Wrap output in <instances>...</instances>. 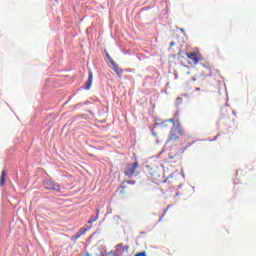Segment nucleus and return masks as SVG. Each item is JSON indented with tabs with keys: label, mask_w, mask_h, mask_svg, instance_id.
I'll return each instance as SVG.
<instances>
[{
	"label": "nucleus",
	"mask_w": 256,
	"mask_h": 256,
	"mask_svg": "<svg viewBox=\"0 0 256 256\" xmlns=\"http://www.w3.org/2000/svg\"><path fill=\"white\" fill-rule=\"evenodd\" d=\"M189 147H191V144H187L185 147L180 148L176 153L177 155L181 154V153H185V151H187V149H189Z\"/></svg>",
	"instance_id": "f8f14e48"
},
{
	"label": "nucleus",
	"mask_w": 256,
	"mask_h": 256,
	"mask_svg": "<svg viewBox=\"0 0 256 256\" xmlns=\"http://www.w3.org/2000/svg\"><path fill=\"white\" fill-rule=\"evenodd\" d=\"M149 175H151L156 185H161V183H167V178H165L163 171L159 167L150 168Z\"/></svg>",
	"instance_id": "f257e3e1"
},
{
	"label": "nucleus",
	"mask_w": 256,
	"mask_h": 256,
	"mask_svg": "<svg viewBox=\"0 0 256 256\" xmlns=\"http://www.w3.org/2000/svg\"><path fill=\"white\" fill-rule=\"evenodd\" d=\"M183 135H185V130H183L181 124H176L171 127L168 137L170 139H179V137H183Z\"/></svg>",
	"instance_id": "f03ea898"
},
{
	"label": "nucleus",
	"mask_w": 256,
	"mask_h": 256,
	"mask_svg": "<svg viewBox=\"0 0 256 256\" xmlns=\"http://www.w3.org/2000/svg\"><path fill=\"white\" fill-rule=\"evenodd\" d=\"M91 85H93V72L90 70L88 72V80L86 82L85 89L89 91V89H91Z\"/></svg>",
	"instance_id": "0eeeda50"
},
{
	"label": "nucleus",
	"mask_w": 256,
	"mask_h": 256,
	"mask_svg": "<svg viewBox=\"0 0 256 256\" xmlns=\"http://www.w3.org/2000/svg\"><path fill=\"white\" fill-rule=\"evenodd\" d=\"M107 58L109 59L110 63H111V61H113V60H111V56H109V54H107Z\"/></svg>",
	"instance_id": "f3484780"
},
{
	"label": "nucleus",
	"mask_w": 256,
	"mask_h": 256,
	"mask_svg": "<svg viewBox=\"0 0 256 256\" xmlns=\"http://www.w3.org/2000/svg\"><path fill=\"white\" fill-rule=\"evenodd\" d=\"M111 65L113 66L115 73H117V75L121 77V75H123V70L119 69V66H117L114 61H111Z\"/></svg>",
	"instance_id": "1a4fd4ad"
},
{
	"label": "nucleus",
	"mask_w": 256,
	"mask_h": 256,
	"mask_svg": "<svg viewBox=\"0 0 256 256\" xmlns=\"http://www.w3.org/2000/svg\"><path fill=\"white\" fill-rule=\"evenodd\" d=\"M187 59H190V61H191L188 63L197 65V63H199V61H201L203 59V56H201V53H199V52H190L187 54Z\"/></svg>",
	"instance_id": "39448f33"
},
{
	"label": "nucleus",
	"mask_w": 256,
	"mask_h": 256,
	"mask_svg": "<svg viewBox=\"0 0 256 256\" xmlns=\"http://www.w3.org/2000/svg\"><path fill=\"white\" fill-rule=\"evenodd\" d=\"M139 168V162H134L133 164H127L124 169V175L126 177H133L137 169Z\"/></svg>",
	"instance_id": "7ed1b4c3"
},
{
	"label": "nucleus",
	"mask_w": 256,
	"mask_h": 256,
	"mask_svg": "<svg viewBox=\"0 0 256 256\" xmlns=\"http://www.w3.org/2000/svg\"><path fill=\"white\" fill-rule=\"evenodd\" d=\"M187 55H189V53H187L183 50H179V52H178V57H180V59H187Z\"/></svg>",
	"instance_id": "9b49d317"
},
{
	"label": "nucleus",
	"mask_w": 256,
	"mask_h": 256,
	"mask_svg": "<svg viewBox=\"0 0 256 256\" xmlns=\"http://www.w3.org/2000/svg\"><path fill=\"white\" fill-rule=\"evenodd\" d=\"M181 145H183V143H181L180 139L168 137V139L165 143V149L172 151V149H175V147H180Z\"/></svg>",
	"instance_id": "20e7f679"
},
{
	"label": "nucleus",
	"mask_w": 256,
	"mask_h": 256,
	"mask_svg": "<svg viewBox=\"0 0 256 256\" xmlns=\"http://www.w3.org/2000/svg\"><path fill=\"white\" fill-rule=\"evenodd\" d=\"M44 189L52 190V191H61V186L59 184L53 182V180H45L43 182Z\"/></svg>",
	"instance_id": "423d86ee"
},
{
	"label": "nucleus",
	"mask_w": 256,
	"mask_h": 256,
	"mask_svg": "<svg viewBox=\"0 0 256 256\" xmlns=\"http://www.w3.org/2000/svg\"><path fill=\"white\" fill-rule=\"evenodd\" d=\"M125 249H129V246H125Z\"/></svg>",
	"instance_id": "6ab92c4d"
},
{
	"label": "nucleus",
	"mask_w": 256,
	"mask_h": 256,
	"mask_svg": "<svg viewBox=\"0 0 256 256\" xmlns=\"http://www.w3.org/2000/svg\"><path fill=\"white\" fill-rule=\"evenodd\" d=\"M168 121H169V123H172L173 125H176L175 124V118H170Z\"/></svg>",
	"instance_id": "dca6fc26"
},
{
	"label": "nucleus",
	"mask_w": 256,
	"mask_h": 256,
	"mask_svg": "<svg viewBox=\"0 0 256 256\" xmlns=\"http://www.w3.org/2000/svg\"><path fill=\"white\" fill-rule=\"evenodd\" d=\"M120 193L123 195L125 193V187L124 186H121L120 187Z\"/></svg>",
	"instance_id": "2eb2a0df"
},
{
	"label": "nucleus",
	"mask_w": 256,
	"mask_h": 256,
	"mask_svg": "<svg viewBox=\"0 0 256 256\" xmlns=\"http://www.w3.org/2000/svg\"><path fill=\"white\" fill-rule=\"evenodd\" d=\"M121 249H123V243L117 244V245H116V251H117V253H119V251H120Z\"/></svg>",
	"instance_id": "ddd939ff"
},
{
	"label": "nucleus",
	"mask_w": 256,
	"mask_h": 256,
	"mask_svg": "<svg viewBox=\"0 0 256 256\" xmlns=\"http://www.w3.org/2000/svg\"><path fill=\"white\" fill-rule=\"evenodd\" d=\"M7 181V171H2L1 177H0V187H3Z\"/></svg>",
	"instance_id": "6e6552de"
},
{
	"label": "nucleus",
	"mask_w": 256,
	"mask_h": 256,
	"mask_svg": "<svg viewBox=\"0 0 256 256\" xmlns=\"http://www.w3.org/2000/svg\"><path fill=\"white\" fill-rule=\"evenodd\" d=\"M170 45H171V47H173V45H175V43H174V42H171Z\"/></svg>",
	"instance_id": "a211bd4d"
},
{
	"label": "nucleus",
	"mask_w": 256,
	"mask_h": 256,
	"mask_svg": "<svg viewBox=\"0 0 256 256\" xmlns=\"http://www.w3.org/2000/svg\"><path fill=\"white\" fill-rule=\"evenodd\" d=\"M177 101H181V98H178Z\"/></svg>",
	"instance_id": "aec40b11"
},
{
	"label": "nucleus",
	"mask_w": 256,
	"mask_h": 256,
	"mask_svg": "<svg viewBox=\"0 0 256 256\" xmlns=\"http://www.w3.org/2000/svg\"><path fill=\"white\" fill-rule=\"evenodd\" d=\"M99 219V209L96 210V216H91L90 219L88 220V223H95Z\"/></svg>",
	"instance_id": "9d476101"
},
{
	"label": "nucleus",
	"mask_w": 256,
	"mask_h": 256,
	"mask_svg": "<svg viewBox=\"0 0 256 256\" xmlns=\"http://www.w3.org/2000/svg\"><path fill=\"white\" fill-rule=\"evenodd\" d=\"M81 235H85V231L81 230V233H77L74 237H75V239H79V237H81Z\"/></svg>",
	"instance_id": "4468645a"
}]
</instances>
